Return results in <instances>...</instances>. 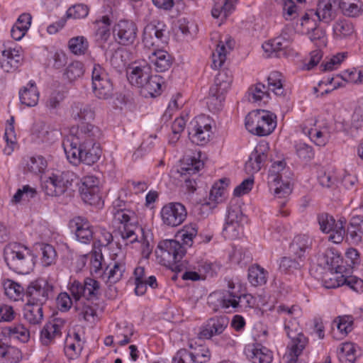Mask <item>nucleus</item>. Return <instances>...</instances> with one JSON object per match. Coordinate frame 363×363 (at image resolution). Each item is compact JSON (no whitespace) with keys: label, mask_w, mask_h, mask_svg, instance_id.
Listing matches in <instances>:
<instances>
[{"label":"nucleus","mask_w":363,"mask_h":363,"mask_svg":"<svg viewBox=\"0 0 363 363\" xmlns=\"http://www.w3.org/2000/svg\"><path fill=\"white\" fill-rule=\"evenodd\" d=\"M208 303L214 312L225 311L239 312L253 307L255 300L252 295L245 294L237 295L230 291H215L208 298Z\"/></svg>","instance_id":"obj_1"},{"label":"nucleus","mask_w":363,"mask_h":363,"mask_svg":"<svg viewBox=\"0 0 363 363\" xmlns=\"http://www.w3.org/2000/svg\"><path fill=\"white\" fill-rule=\"evenodd\" d=\"M4 260L9 269L18 274H28L35 266V256L26 246L18 242L6 245Z\"/></svg>","instance_id":"obj_2"},{"label":"nucleus","mask_w":363,"mask_h":363,"mask_svg":"<svg viewBox=\"0 0 363 363\" xmlns=\"http://www.w3.org/2000/svg\"><path fill=\"white\" fill-rule=\"evenodd\" d=\"M299 308L296 306L289 307L285 305H280L277 308L278 313L285 314L289 317V320L286 318L284 323L285 331L288 337L291 340L288 345L290 350L289 353L301 354L308 342L307 338L301 333L298 323L295 320H292L294 315H299Z\"/></svg>","instance_id":"obj_3"},{"label":"nucleus","mask_w":363,"mask_h":363,"mask_svg":"<svg viewBox=\"0 0 363 363\" xmlns=\"http://www.w3.org/2000/svg\"><path fill=\"white\" fill-rule=\"evenodd\" d=\"M245 127L253 135H269L277 127V116L265 110L251 111L245 117Z\"/></svg>","instance_id":"obj_4"},{"label":"nucleus","mask_w":363,"mask_h":363,"mask_svg":"<svg viewBox=\"0 0 363 363\" xmlns=\"http://www.w3.org/2000/svg\"><path fill=\"white\" fill-rule=\"evenodd\" d=\"M101 135L99 128L94 125L83 122L77 128H72L69 134L63 140L64 149L72 150L73 147L98 142Z\"/></svg>","instance_id":"obj_5"},{"label":"nucleus","mask_w":363,"mask_h":363,"mask_svg":"<svg viewBox=\"0 0 363 363\" xmlns=\"http://www.w3.org/2000/svg\"><path fill=\"white\" fill-rule=\"evenodd\" d=\"M268 86L262 83L252 86L247 91L248 101L252 103L261 101L264 98H269V90L277 96H284L285 90L283 86V76L279 72H273L268 77Z\"/></svg>","instance_id":"obj_6"},{"label":"nucleus","mask_w":363,"mask_h":363,"mask_svg":"<svg viewBox=\"0 0 363 363\" xmlns=\"http://www.w3.org/2000/svg\"><path fill=\"white\" fill-rule=\"evenodd\" d=\"M232 75L228 70H221L216 75L213 85L210 88L207 104L212 111H219L225 99V94L230 87Z\"/></svg>","instance_id":"obj_7"},{"label":"nucleus","mask_w":363,"mask_h":363,"mask_svg":"<svg viewBox=\"0 0 363 363\" xmlns=\"http://www.w3.org/2000/svg\"><path fill=\"white\" fill-rule=\"evenodd\" d=\"M67 160L72 164L83 162L91 165L96 162L101 155V150L98 142L73 147L72 150L64 149Z\"/></svg>","instance_id":"obj_8"},{"label":"nucleus","mask_w":363,"mask_h":363,"mask_svg":"<svg viewBox=\"0 0 363 363\" xmlns=\"http://www.w3.org/2000/svg\"><path fill=\"white\" fill-rule=\"evenodd\" d=\"M57 279V274L55 277L49 276L48 279L40 278L31 282L26 290L28 301L45 304L49 298L53 297L54 286L52 282Z\"/></svg>","instance_id":"obj_9"},{"label":"nucleus","mask_w":363,"mask_h":363,"mask_svg":"<svg viewBox=\"0 0 363 363\" xmlns=\"http://www.w3.org/2000/svg\"><path fill=\"white\" fill-rule=\"evenodd\" d=\"M91 87L94 96L106 100L113 96V86L105 69L94 64L91 70Z\"/></svg>","instance_id":"obj_10"},{"label":"nucleus","mask_w":363,"mask_h":363,"mask_svg":"<svg viewBox=\"0 0 363 363\" xmlns=\"http://www.w3.org/2000/svg\"><path fill=\"white\" fill-rule=\"evenodd\" d=\"M73 172L67 171L52 174L42 184L45 193L51 196H59L71 189L74 180Z\"/></svg>","instance_id":"obj_11"},{"label":"nucleus","mask_w":363,"mask_h":363,"mask_svg":"<svg viewBox=\"0 0 363 363\" xmlns=\"http://www.w3.org/2000/svg\"><path fill=\"white\" fill-rule=\"evenodd\" d=\"M284 170L283 162H274L269 170L267 182L271 191H273L274 196L278 199H285L291 193V189L289 182H281V171ZM286 200L279 202L282 207L285 205Z\"/></svg>","instance_id":"obj_12"},{"label":"nucleus","mask_w":363,"mask_h":363,"mask_svg":"<svg viewBox=\"0 0 363 363\" xmlns=\"http://www.w3.org/2000/svg\"><path fill=\"white\" fill-rule=\"evenodd\" d=\"M317 220L320 230L324 233H330L328 240L335 244L341 243L346 235L345 220L342 219L335 221L333 216L322 213L318 215Z\"/></svg>","instance_id":"obj_13"},{"label":"nucleus","mask_w":363,"mask_h":363,"mask_svg":"<svg viewBox=\"0 0 363 363\" xmlns=\"http://www.w3.org/2000/svg\"><path fill=\"white\" fill-rule=\"evenodd\" d=\"M156 252L165 266L173 267L179 262L186 253L184 247L176 240H165L158 245Z\"/></svg>","instance_id":"obj_14"},{"label":"nucleus","mask_w":363,"mask_h":363,"mask_svg":"<svg viewBox=\"0 0 363 363\" xmlns=\"http://www.w3.org/2000/svg\"><path fill=\"white\" fill-rule=\"evenodd\" d=\"M189 138L192 143L199 145H203L209 140L212 134L211 119L201 115L196 117L188 128Z\"/></svg>","instance_id":"obj_15"},{"label":"nucleus","mask_w":363,"mask_h":363,"mask_svg":"<svg viewBox=\"0 0 363 363\" xmlns=\"http://www.w3.org/2000/svg\"><path fill=\"white\" fill-rule=\"evenodd\" d=\"M166 26L160 21H152L144 28L143 42L148 48H159L167 43Z\"/></svg>","instance_id":"obj_16"},{"label":"nucleus","mask_w":363,"mask_h":363,"mask_svg":"<svg viewBox=\"0 0 363 363\" xmlns=\"http://www.w3.org/2000/svg\"><path fill=\"white\" fill-rule=\"evenodd\" d=\"M115 220L123 224V227L119 228V233L123 240L130 239V243L138 240V235H135V230L138 228L133 225L132 220L135 219V213L127 208L123 210H117L113 211Z\"/></svg>","instance_id":"obj_17"},{"label":"nucleus","mask_w":363,"mask_h":363,"mask_svg":"<svg viewBox=\"0 0 363 363\" xmlns=\"http://www.w3.org/2000/svg\"><path fill=\"white\" fill-rule=\"evenodd\" d=\"M187 216L185 206L181 203L172 202L164 205L161 211V218L164 224L170 227L181 225Z\"/></svg>","instance_id":"obj_18"},{"label":"nucleus","mask_w":363,"mask_h":363,"mask_svg":"<svg viewBox=\"0 0 363 363\" xmlns=\"http://www.w3.org/2000/svg\"><path fill=\"white\" fill-rule=\"evenodd\" d=\"M79 193L82 200L90 205H98L101 201L99 180L92 175L82 179Z\"/></svg>","instance_id":"obj_19"},{"label":"nucleus","mask_w":363,"mask_h":363,"mask_svg":"<svg viewBox=\"0 0 363 363\" xmlns=\"http://www.w3.org/2000/svg\"><path fill=\"white\" fill-rule=\"evenodd\" d=\"M125 271V265L123 262H114L113 264L107 266L104 272L100 275L106 283L109 284L108 290L106 292V296L109 298H114L116 296V288L113 286L114 284L118 282L123 277Z\"/></svg>","instance_id":"obj_20"},{"label":"nucleus","mask_w":363,"mask_h":363,"mask_svg":"<svg viewBox=\"0 0 363 363\" xmlns=\"http://www.w3.org/2000/svg\"><path fill=\"white\" fill-rule=\"evenodd\" d=\"M113 33L118 43L128 45L133 44L136 40L138 28L131 21L121 20L114 26Z\"/></svg>","instance_id":"obj_21"},{"label":"nucleus","mask_w":363,"mask_h":363,"mask_svg":"<svg viewBox=\"0 0 363 363\" xmlns=\"http://www.w3.org/2000/svg\"><path fill=\"white\" fill-rule=\"evenodd\" d=\"M187 162L181 167V176L184 177V185L189 193H194L196 189V182L194 178H190L196 174L203 167V162L195 157L186 159Z\"/></svg>","instance_id":"obj_22"},{"label":"nucleus","mask_w":363,"mask_h":363,"mask_svg":"<svg viewBox=\"0 0 363 363\" xmlns=\"http://www.w3.org/2000/svg\"><path fill=\"white\" fill-rule=\"evenodd\" d=\"M229 324V318L226 315H216L209 318L206 324L201 328L199 337L210 339L213 335L223 333Z\"/></svg>","instance_id":"obj_23"},{"label":"nucleus","mask_w":363,"mask_h":363,"mask_svg":"<svg viewBox=\"0 0 363 363\" xmlns=\"http://www.w3.org/2000/svg\"><path fill=\"white\" fill-rule=\"evenodd\" d=\"M65 323V320L58 318L48 322L40 332L42 344L45 346L52 344L55 338L61 336Z\"/></svg>","instance_id":"obj_24"},{"label":"nucleus","mask_w":363,"mask_h":363,"mask_svg":"<svg viewBox=\"0 0 363 363\" xmlns=\"http://www.w3.org/2000/svg\"><path fill=\"white\" fill-rule=\"evenodd\" d=\"M151 74L150 65L144 63L143 65L130 67L127 75L128 79L132 85L142 88L145 82L150 77Z\"/></svg>","instance_id":"obj_25"},{"label":"nucleus","mask_w":363,"mask_h":363,"mask_svg":"<svg viewBox=\"0 0 363 363\" xmlns=\"http://www.w3.org/2000/svg\"><path fill=\"white\" fill-rule=\"evenodd\" d=\"M70 227L75 229V235L79 241L89 243L93 238V230L89 222L84 218L78 216L70 222Z\"/></svg>","instance_id":"obj_26"},{"label":"nucleus","mask_w":363,"mask_h":363,"mask_svg":"<svg viewBox=\"0 0 363 363\" xmlns=\"http://www.w3.org/2000/svg\"><path fill=\"white\" fill-rule=\"evenodd\" d=\"M312 243V239L309 236L296 235L290 245V252L294 257L303 261L306 253L311 249Z\"/></svg>","instance_id":"obj_27"},{"label":"nucleus","mask_w":363,"mask_h":363,"mask_svg":"<svg viewBox=\"0 0 363 363\" xmlns=\"http://www.w3.org/2000/svg\"><path fill=\"white\" fill-rule=\"evenodd\" d=\"M149 60L157 72L168 70L172 64L170 55L167 51L160 48L151 50V52L149 55Z\"/></svg>","instance_id":"obj_28"},{"label":"nucleus","mask_w":363,"mask_h":363,"mask_svg":"<svg viewBox=\"0 0 363 363\" xmlns=\"http://www.w3.org/2000/svg\"><path fill=\"white\" fill-rule=\"evenodd\" d=\"M234 41L229 36H225L224 40H220L217 45L216 51L212 54V67H220L226 60L227 54L233 48Z\"/></svg>","instance_id":"obj_29"},{"label":"nucleus","mask_w":363,"mask_h":363,"mask_svg":"<svg viewBox=\"0 0 363 363\" xmlns=\"http://www.w3.org/2000/svg\"><path fill=\"white\" fill-rule=\"evenodd\" d=\"M246 354L252 363H271L273 359L272 351L260 344L248 346Z\"/></svg>","instance_id":"obj_30"},{"label":"nucleus","mask_w":363,"mask_h":363,"mask_svg":"<svg viewBox=\"0 0 363 363\" xmlns=\"http://www.w3.org/2000/svg\"><path fill=\"white\" fill-rule=\"evenodd\" d=\"M291 45V40L284 35H281L264 43L262 48L266 52H275L277 56L287 55V50Z\"/></svg>","instance_id":"obj_31"},{"label":"nucleus","mask_w":363,"mask_h":363,"mask_svg":"<svg viewBox=\"0 0 363 363\" xmlns=\"http://www.w3.org/2000/svg\"><path fill=\"white\" fill-rule=\"evenodd\" d=\"M19 50L8 49L2 51L1 67L6 72L16 69L22 60Z\"/></svg>","instance_id":"obj_32"},{"label":"nucleus","mask_w":363,"mask_h":363,"mask_svg":"<svg viewBox=\"0 0 363 363\" xmlns=\"http://www.w3.org/2000/svg\"><path fill=\"white\" fill-rule=\"evenodd\" d=\"M264 147L262 145L257 146L254 151L250 154L249 160L245 163V170L249 174L257 172L267 158L264 152Z\"/></svg>","instance_id":"obj_33"},{"label":"nucleus","mask_w":363,"mask_h":363,"mask_svg":"<svg viewBox=\"0 0 363 363\" xmlns=\"http://www.w3.org/2000/svg\"><path fill=\"white\" fill-rule=\"evenodd\" d=\"M342 131L347 135H354V133L363 128V104L355 108L350 121H344L342 123Z\"/></svg>","instance_id":"obj_34"},{"label":"nucleus","mask_w":363,"mask_h":363,"mask_svg":"<svg viewBox=\"0 0 363 363\" xmlns=\"http://www.w3.org/2000/svg\"><path fill=\"white\" fill-rule=\"evenodd\" d=\"M21 103L28 107L35 106L39 99V91L35 82H30L26 86L19 91Z\"/></svg>","instance_id":"obj_35"},{"label":"nucleus","mask_w":363,"mask_h":363,"mask_svg":"<svg viewBox=\"0 0 363 363\" xmlns=\"http://www.w3.org/2000/svg\"><path fill=\"white\" fill-rule=\"evenodd\" d=\"M43 305L27 301L23 308L24 318L31 325H39L43 319Z\"/></svg>","instance_id":"obj_36"},{"label":"nucleus","mask_w":363,"mask_h":363,"mask_svg":"<svg viewBox=\"0 0 363 363\" xmlns=\"http://www.w3.org/2000/svg\"><path fill=\"white\" fill-rule=\"evenodd\" d=\"M339 8L344 16L356 18L363 12V3L361 0H340Z\"/></svg>","instance_id":"obj_37"},{"label":"nucleus","mask_w":363,"mask_h":363,"mask_svg":"<svg viewBox=\"0 0 363 363\" xmlns=\"http://www.w3.org/2000/svg\"><path fill=\"white\" fill-rule=\"evenodd\" d=\"M96 29L95 32L96 40L105 43L110 37V26L111 21L108 16H103L94 21Z\"/></svg>","instance_id":"obj_38"},{"label":"nucleus","mask_w":363,"mask_h":363,"mask_svg":"<svg viewBox=\"0 0 363 363\" xmlns=\"http://www.w3.org/2000/svg\"><path fill=\"white\" fill-rule=\"evenodd\" d=\"M163 82V79L161 76L151 74L150 77H149L141 88L142 91L145 96L149 95L151 97L160 95Z\"/></svg>","instance_id":"obj_39"},{"label":"nucleus","mask_w":363,"mask_h":363,"mask_svg":"<svg viewBox=\"0 0 363 363\" xmlns=\"http://www.w3.org/2000/svg\"><path fill=\"white\" fill-rule=\"evenodd\" d=\"M354 33L353 24L347 20H339L333 25V34L337 40L348 39Z\"/></svg>","instance_id":"obj_40"},{"label":"nucleus","mask_w":363,"mask_h":363,"mask_svg":"<svg viewBox=\"0 0 363 363\" xmlns=\"http://www.w3.org/2000/svg\"><path fill=\"white\" fill-rule=\"evenodd\" d=\"M4 334L10 339L18 340L22 342H26L30 338V332L21 323L13 324L4 328Z\"/></svg>","instance_id":"obj_41"},{"label":"nucleus","mask_w":363,"mask_h":363,"mask_svg":"<svg viewBox=\"0 0 363 363\" xmlns=\"http://www.w3.org/2000/svg\"><path fill=\"white\" fill-rule=\"evenodd\" d=\"M315 12L316 21H330L335 16L332 0H319Z\"/></svg>","instance_id":"obj_42"},{"label":"nucleus","mask_w":363,"mask_h":363,"mask_svg":"<svg viewBox=\"0 0 363 363\" xmlns=\"http://www.w3.org/2000/svg\"><path fill=\"white\" fill-rule=\"evenodd\" d=\"M198 235V226L196 223H189L185 225L178 233L177 237H179L182 241L183 246L191 247L194 239L196 238Z\"/></svg>","instance_id":"obj_43"},{"label":"nucleus","mask_w":363,"mask_h":363,"mask_svg":"<svg viewBox=\"0 0 363 363\" xmlns=\"http://www.w3.org/2000/svg\"><path fill=\"white\" fill-rule=\"evenodd\" d=\"M235 0H224L223 2L216 1L211 10L213 18L222 17L226 18L234 10Z\"/></svg>","instance_id":"obj_44"},{"label":"nucleus","mask_w":363,"mask_h":363,"mask_svg":"<svg viewBox=\"0 0 363 363\" xmlns=\"http://www.w3.org/2000/svg\"><path fill=\"white\" fill-rule=\"evenodd\" d=\"M267 271L259 265L251 266L248 269V280L255 286L264 284L267 279Z\"/></svg>","instance_id":"obj_45"},{"label":"nucleus","mask_w":363,"mask_h":363,"mask_svg":"<svg viewBox=\"0 0 363 363\" xmlns=\"http://www.w3.org/2000/svg\"><path fill=\"white\" fill-rule=\"evenodd\" d=\"M72 109V114L74 119L90 121L94 118L95 112L89 104H74Z\"/></svg>","instance_id":"obj_46"},{"label":"nucleus","mask_w":363,"mask_h":363,"mask_svg":"<svg viewBox=\"0 0 363 363\" xmlns=\"http://www.w3.org/2000/svg\"><path fill=\"white\" fill-rule=\"evenodd\" d=\"M356 347L350 342L342 343L340 345L338 357L343 363H354L356 360Z\"/></svg>","instance_id":"obj_47"},{"label":"nucleus","mask_w":363,"mask_h":363,"mask_svg":"<svg viewBox=\"0 0 363 363\" xmlns=\"http://www.w3.org/2000/svg\"><path fill=\"white\" fill-rule=\"evenodd\" d=\"M90 264H91V272L92 274L96 275L100 278V275L104 272L102 267V262L104 257L101 252V250L96 247V244L94 247L90 254Z\"/></svg>","instance_id":"obj_48"},{"label":"nucleus","mask_w":363,"mask_h":363,"mask_svg":"<svg viewBox=\"0 0 363 363\" xmlns=\"http://www.w3.org/2000/svg\"><path fill=\"white\" fill-rule=\"evenodd\" d=\"M133 333L134 329L132 325L127 323L118 324L115 336L119 340L118 345L123 346L129 343Z\"/></svg>","instance_id":"obj_49"},{"label":"nucleus","mask_w":363,"mask_h":363,"mask_svg":"<svg viewBox=\"0 0 363 363\" xmlns=\"http://www.w3.org/2000/svg\"><path fill=\"white\" fill-rule=\"evenodd\" d=\"M84 72L83 64L79 61H74L66 67L63 76L69 82H73L82 77Z\"/></svg>","instance_id":"obj_50"},{"label":"nucleus","mask_w":363,"mask_h":363,"mask_svg":"<svg viewBox=\"0 0 363 363\" xmlns=\"http://www.w3.org/2000/svg\"><path fill=\"white\" fill-rule=\"evenodd\" d=\"M308 38L317 47L322 48L326 46L327 38L325 32L321 28L313 26L307 27Z\"/></svg>","instance_id":"obj_51"},{"label":"nucleus","mask_w":363,"mask_h":363,"mask_svg":"<svg viewBox=\"0 0 363 363\" xmlns=\"http://www.w3.org/2000/svg\"><path fill=\"white\" fill-rule=\"evenodd\" d=\"M325 259L326 264L331 271L342 270L343 267L341 266L342 259L340 253L333 248L328 249L325 253Z\"/></svg>","instance_id":"obj_52"},{"label":"nucleus","mask_w":363,"mask_h":363,"mask_svg":"<svg viewBox=\"0 0 363 363\" xmlns=\"http://www.w3.org/2000/svg\"><path fill=\"white\" fill-rule=\"evenodd\" d=\"M3 285L6 295L9 296L11 299L17 301L21 298V295L23 294L24 288L18 283L15 282L12 280L7 279L4 281Z\"/></svg>","instance_id":"obj_53"},{"label":"nucleus","mask_w":363,"mask_h":363,"mask_svg":"<svg viewBox=\"0 0 363 363\" xmlns=\"http://www.w3.org/2000/svg\"><path fill=\"white\" fill-rule=\"evenodd\" d=\"M308 135L310 138L318 146L325 145L330 138V132L326 127L320 130L311 129L308 131Z\"/></svg>","instance_id":"obj_54"},{"label":"nucleus","mask_w":363,"mask_h":363,"mask_svg":"<svg viewBox=\"0 0 363 363\" xmlns=\"http://www.w3.org/2000/svg\"><path fill=\"white\" fill-rule=\"evenodd\" d=\"M40 251L42 252L41 262L44 267H49L55 263L57 252L51 245L41 244Z\"/></svg>","instance_id":"obj_55"},{"label":"nucleus","mask_w":363,"mask_h":363,"mask_svg":"<svg viewBox=\"0 0 363 363\" xmlns=\"http://www.w3.org/2000/svg\"><path fill=\"white\" fill-rule=\"evenodd\" d=\"M346 279L342 274V270L335 271L331 272L330 276H325L323 280L324 286L327 289H335L344 286Z\"/></svg>","instance_id":"obj_56"},{"label":"nucleus","mask_w":363,"mask_h":363,"mask_svg":"<svg viewBox=\"0 0 363 363\" xmlns=\"http://www.w3.org/2000/svg\"><path fill=\"white\" fill-rule=\"evenodd\" d=\"M10 121L5 129L4 138L7 143V146L4 149V152L6 155H10L13 150V146L16 144V135L13 126V117H11Z\"/></svg>","instance_id":"obj_57"},{"label":"nucleus","mask_w":363,"mask_h":363,"mask_svg":"<svg viewBox=\"0 0 363 363\" xmlns=\"http://www.w3.org/2000/svg\"><path fill=\"white\" fill-rule=\"evenodd\" d=\"M87 40L84 36H77L69 40V48L75 55H82L88 49Z\"/></svg>","instance_id":"obj_58"},{"label":"nucleus","mask_w":363,"mask_h":363,"mask_svg":"<svg viewBox=\"0 0 363 363\" xmlns=\"http://www.w3.org/2000/svg\"><path fill=\"white\" fill-rule=\"evenodd\" d=\"M86 298L87 300L98 298L100 295V284L94 279L87 277L84 281Z\"/></svg>","instance_id":"obj_59"},{"label":"nucleus","mask_w":363,"mask_h":363,"mask_svg":"<svg viewBox=\"0 0 363 363\" xmlns=\"http://www.w3.org/2000/svg\"><path fill=\"white\" fill-rule=\"evenodd\" d=\"M308 0H287L283 6V11L285 18L294 17L298 13L301 6L306 4Z\"/></svg>","instance_id":"obj_60"},{"label":"nucleus","mask_w":363,"mask_h":363,"mask_svg":"<svg viewBox=\"0 0 363 363\" xmlns=\"http://www.w3.org/2000/svg\"><path fill=\"white\" fill-rule=\"evenodd\" d=\"M26 167L34 174L41 173L47 167V162L42 156L31 157L26 163Z\"/></svg>","instance_id":"obj_61"},{"label":"nucleus","mask_w":363,"mask_h":363,"mask_svg":"<svg viewBox=\"0 0 363 363\" xmlns=\"http://www.w3.org/2000/svg\"><path fill=\"white\" fill-rule=\"evenodd\" d=\"M340 333L347 335L352 330L353 318L350 315L339 316L333 321Z\"/></svg>","instance_id":"obj_62"},{"label":"nucleus","mask_w":363,"mask_h":363,"mask_svg":"<svg viewBox=\"0 0 363 363\" xmlns=\"http://www.w3.org/2000/svg\"><path fill=\"white\" fill-rule=\"evenodd\" d=\"M89 11L88 6L85 4H75L68 9L67 16L74 19L84 18L87 16Z\"/></svg>","instance_id":"obj_63"},{"label":"nucleus","mask_w":363,"mask_h":363,"mask_svg":"<svg viewBox=\"0 0 363 363\" xmlns=\"http://www.w3.org/2000/svg\"><path fill=\"white\" fill-rule=\"evenodd\" d=\"M296 152L298 157L304 161H310L314 157L312 147L304 143H298L295 145Z\"/></svg>","instance_id":"obj_64"}]
</instances>
